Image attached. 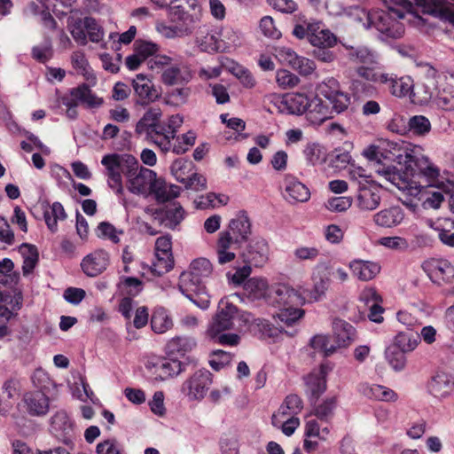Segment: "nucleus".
<instances>
[{
  "label": "nucleus",
  "mask_w": 454,
  "mask_h": 454,
  "mask_svg": "<svg viewBox=\"0 0 454 454\" xmlns=\"http://www.w3.org/2000/svg\"><path fill=\"white\" fill-rule=\"evenodd\" d=\"M363 155L377 163L375 171L378 175L403 191L411 187V180L416 176L433 181L440 174L439 168L423 155L419 145L405 142L395 144L392 150L371 145L364 150Z\"/></svg>",
  "instance_id": "nucleus-1"
},
{
  "label": "nucleus",
  "mask_w": 454,
  "mask_h": 454,
  "mask_svg": "<svg viewBox=\"0 0 454 454\" xmlns=\"http://www.w3.org/2000/svg\"><path fill=\"white\" fill-rule=\"evenodd\" d=\"M387 10L367 11L359 6L340 7L334 10L333 4H326L329 12L334 15H345L363 24L366 29L375 28L379 37L387 41L399 39L404 35V26L401 20L407 14L413 13L412 3L409 0H384Z\"/></svg>",
  "instance_id": "nucleus-2"
},
{
  "label": "nucleus",
  "mask_w": 454,
  "mask_h": 454,
  "mask_svg": "<svg viewBox=\"0 0 454 454\" xmlns=\"http://www.w3.org/2000/svg\"><path fill=\"white\" fill-rule=\"evenodd\" d=\"M169 25L156 24L157 31L166 38L184 37L191 35L201 19V7L198 0H175L168 8Z\"/></svg>",
  "instance_id": "nucleus-3"
},
{
  "label": "nucleus",
  "mask_w": 454,
  "mask_h": 454,
  "mask_svg": "<svg viewBox=\"0 0 454 454\" xmlns=\"http://www.w3.org/2000/svg\"><path fill=\"white\" fill-rule=\"evenodd\" d=\"M267 301L279 308L275 317L286 326L294 325L303 316L304 311L296 307L304 303L305 297L288 285L278 284L271 286Z\"/></svg>",
  "instance_id": "nucleus-4"
},
{
  "label": "nucleus",
  "mask_w": 454,
  "mask_h": 454,
  "mask_svg": "<svg viewBox=\"0 0 454 454\" xmlns=\"http://www.w3.org/2000/svg\"><path fill=\"white\" fill-rule=\"evenodd\" d=\"M103 174L106 177L107 185L117 195L124 192L122 175L127 176L136 165V158L128 153H108L102 157Z\"/></svg>",
  "instance_id": "nucleus-5"
},
{
  "label": "nucleus",
  "mask_w": 454,
  "mask_h": 454,
  "mask_svg": "<svg viewBox=\"0 0 454 454\" xmlns=\"http://www.w3.org/2000/svg\"><path fill=\"white\" fill-rule=\"evenodd\" d=\"M178 289L198 308L207 309L209 307L210 298L206 291L204 282L188 270L181 273Z\"/></svg>",
  "instance_id": "nucleus-6"
},
{
  "label": "nucleus",
  "mask_w": 454,
  "mask_h": 454,
  "mask_svg": "<svg viewBox=\"0 0 454 454\" xmlns=\"http://www.w3.org/2000/svg\"><path fill=\"white\" fill-rule=\"evenodd\" d=\"M213 383V375L207 369H199L181 386V393L190 402H200L207 395Z\"/></svg>",
  "instance_id": "nucleus-7"
},
{
  "label": "nucleus",
  "mask_w": 454,
  "mask_h": 454,
  "mask_svg": "<svg viewBox=\"0 0 454 454\" xmlns=\"http://www.w3.org/2000/svg\"><path fill=\"white\" fill-rule=\"evenodd\" d=\"M162 112L159 107L148 108L142 118L137 121L136 125V133L144 136L145 138L156 145L159 147V141L160 135L162 134V122H161Z\"/></svg>",
  "instance_id": "nucleus-8"
},
{
  "label": "nucleus",
  "mask_w": 454,
  "mask_h": 454,
  "mask_svg": "<svg viewBox=\"0 0 454 454\" xmlns=\"http://www.w3.org/2000/svg\"><path fill=\"white\" fill-rule=\"evenodd\" d=\"M237 307L229 298H223L218 302L217 311L207 328V335H215L220 332L235 329Z\"/></svg>",
  "instance_id": "nucleus-9"
},
{
  "label": "nucleus",
  "mask_w": 454,
  "mask_h": 454,
  "mask_svg": "<svg viewBox=\"0 0 454 454\" xmlns=\"http://www.w3.org/2000/svg\"><path fill=\"white\" fill-rule=\"evenodd\" d=\"M156 177L157 175L153 170L140 166L136 159V165L126 176L127 188L133 194H150Z\"/></svg>",
  "instance_id": "nucleus-10"
},
{
  "label": "nucleus",
  "mask_w": 454,
  "mask_h": 454,
  "mask_svg": "<svg viewBox=\"0 0 454 454\" xmlns=\"http://www.w3.org/2000/svg\"><path fill=\"white\" fill-rule=\"evenodd\" d=\"M19 407L30 417H44L50 411V397L41 389L27 391L23 394Z\"/></svg>",
  "instance_id": "nucleus-11"
},
{
  "label": "nucleus",
  "mask_w": 454,
  "mask_h": 454,
  "mask_svg": "<svg viewBox=\"0 0 454 454\" xmlns=\"http://www.w3.org/2000/svg\"><path fill=\"white\" fill-rule=\"evenodd\" d=\"M155 256L156 260L153 265V271L155 275L161 276L172 270L174 259L170 236H161L156 239Z\"/></svg>",
  "instance_id": "nucleus-12"
},
{
  "label": "nucleus",
  "mask_w": 454,
  "mask_h": 454,
  "mask_svg": "<svg viewBox=\"0 0 454 454\" xmlns=\"http://www.w3.org/2000/svg\"><path fill=\"white\" fill-rule=\"evenodd\" d=\"M312 281L313 287L310 290H304L303 294L310 302L321 301L325 297L326 291L330 286V272L326 262H320L314 267Z\"/></svg>",
  "instance_id": "nucleus-13"
},
{
  "label": "nucleus",
  "mask_w": 454,
  "mask_h": 454,
  "mask_svg": "<svg viewBox=\"0 0 454 454\" xmlns=\"http://www.w3.org/2000/svg\"><path fill=\"white\" fill-rule=\"evenodd\" d=\"M145 366L154 376V380L160 381L177 376L184 371L182 363L176 359L158 358L155 361H148Z\"/></svg>",
  "instance_id": "nucleus-14"
},
{
  "label": "nucleus",
  "mask_w": 454,
  "mask_h": 454,
  "mask_svg": "<svg viewBox=\"0 0 454 454\" xmlns=\"http://www.w3.org/2000/svg\"><path fill=\"white\" fill-rule=\"evenodd\" d=\"M51 432L67 445L73 443L74 424L64 411H57L51 419Z\"/></svg>",
  "instance_id": "nucleus-15"
},
{
  "label": "nucleus",
  "mask_w": 454,
  "mask_h": 454,
  "mask_svg": "<svg viewBox=\"0 0 454 454\" xmlns=\"http://www.w3.org/2000/svg\"><path fill=\"white\" fill-rule=\"evenodd\" d=\"M413 2L423 13L447 20L454 24V8L446 0H413Z\"/></svg>",
  "instance_id": "nucleus-16"
},
{
  "label": "nucleus",
  "mask_w": 454,
  "mask_h": 454,
  "mask_svg": "<svg viewBox=\"0 0 454 454\" xmlns=\"http://www.w3.org/2000/svg\"><path fill=\"white\" fill-rule=\"evenodd\" d=\"M380 83L386 85L388 91L395 97L411 96L414 82L411 76L397 77L394 74H381Z\"/></svg>",
  "instance_id": "nucleus-17"
},
{
  "label": "nucleus",
  "mask_w": 454,
  "mask_h": 454,
  "mask_svg": "<svg viewBox=\"0 0 454 454\" xmlns=\"http://www.w3.org/2000/svg\"><path fill=\"white\" fill-rule=\"evenodd\" d=\"M109 261V254L98 249L86 255L81 262V267L85 275L94 278L106 270Z\"/></svg>",
  "instance_id": "nucleus-18"
},
{
  "label": "nucleus",
  "mask_w": 454,
  "mask_h": 454,
  "mask_svg": "<svg viewBox=\"0 0 454 454\" xmlns=\"http://www.w3.org/2000/svg\"><path fill=\"white\" fill-rule=\"evenodd\" d=\"M192 77L189 67L181 61L174 59L161 74V82L165 85H183L188 83Z\"/></svg>",
  "instance_id": "nucleus-19"
},
{
  "label": "nucleus",
  "mask_w": 454,
  "mask_h": 454,
  "mask_svg": "<svg viewBox=\"0 0 454 454\" xmlns=\"http://www.w3.org/2000/svg\"><path fill=\"white\" fill-rule=\"evenodd\" d=\"M332 370L329 364H322L318 370L310 372L306 378L307 392L310 399L317 401L326 389V375Z\"/></svg>",
  "instance_id": "nucleus-20"
},
{
  "label": "nucleus",
  "mask_w": 454,
  "mask_h": 454,
  "mask_svg": "<svg viewBox=\"0 0 454 454\" xmlns=\"http://www.w3.org/2000/svg\"><path fill=\"white\" fill-rule=\"evenodd\" d=\"M427 276L434 282H449L454 278V266L445 259H432L422 265Z\"/></svg>",
  "instance_id": "nucleus-21"
},
{
  "label": "nucleus",
  "mask_w": 454,
  "mask_h": 454,
  "mask_svg": "<svg viewBox=\"0 0 454 454\" xmlns=\"http://www.w3.org/2000/svg\"><path fill=\"white\" fill-rule=\"evenodd\" d=\"M379 188L358 182L356 204L360 210L372 211L380 204Z\"/></svg>",
  "instance_id": "nucleus-22"
},
{
  "label": "nucleus",
  "mask_w": 454,
  "mask_h": 454,
  "mask_svg": "<svg viewBox=\"0 0 454 454\" xmlns=\"http://www.w3.org/2000/svg\"><path fill=\"white\" fill-rule=\"evenodd\" d=\"M243 256L245 262L250 265L254 267L263 265L269 256V247L266 240L259 238L251 240Z\"/></svg>",
  "instance_id": "nucleus-23"
},
{
  "label": "nucleus",
  "mask_w": 454,
  "mask_h": 454,
  "mask_svg": "<svg viewBox=\"0 0 454 454\" xmlns=\"http://www.w3.org/2000/svg\"><path fill=\"white\" fill-rule=\"evenodd\" d=\"M230 233L234 243L239 244L246 241L251 234V223L247 213L240 210L229 223Z\"/></svg>",
  "instance_id": "nucleus-24"
},
{
  "label": "nucleus",
  "mask_w": 454,
  "mask_h": 454,
  "mask_svg": "<svg viewBox=\"0 0 454 454\" xmlns=\"http://www.w3.org/2000/svg\"><path fill=\"white\" fill-rule=\"evenodd\" d=\"M133 90L137 96V104L147 105L158 98V92L153 88L152 81L142 74H138L132 81Z\"/></svg>",
  "instance_id": "nucleus-25"
},
{
  "label": "nucleus",
  "mask_w": 454,
  "mask_h": 454,
  "mask_svg": "<svg viewBox=\"0 0 454 454\" xmlns=\"http://www.w3.org/2000/svg\"><path fill=\"white\" fill-rule=\"evenodd\" d=\"M184 122V118L180 114L171 115L167 123L162 122V134L160 137L159 148L163 152H168L171 149V142L176 138L179 128Z\"/></svg>",
  "instance_id": "nucleus-26"
},
{
  "label": "nucleus",
  "mask_w": 454,
  "mask_h": 454,
  "mask_svg": "<svg viewBox=\"0 0 454 454\" xmlns=\"http://www.w3.org/2000/svg\"><path fill=\"white\" fill-rule=\"evenodd\" d=\"M404 215L401 207L392 206L376 213L373 215V222L380 227L393 228L403 221Z\"/></svg>",
  "instance_id": "nucleus-27"
},
{
  "label": "nucleus",
  "mask_w": 454,
  "mask_h": 454,
  "mask_svg": "<svg viewBox=\"0 0 454 454\" xmlns=\"http://www.w3.org/2000/svg\"><path fill=\"white\" fill-rule=\"evenodd\" d=\"M238 326L235 329L239 333L249 331H266L269 325L266 320L259 317H254V315L247 311H239L237 309L236 320Z\"/></svg>",
  "instance_id": "nucleus-28"
},
{
  "label": "nucleus",
  "mask_w": 454,
  "mask_h": 454,
  "mask_svg": "<svg viewBox=\"0 0 454 454\" xmlns=\"http://www.w3.org/2000/svg\"><path fill=\"white\" fill-rule=\"evenodd\" d=\"M286 199L291 202H305L310 197L309 189L294 176L285 178Z\"/></svg>",
  "instance_id": "nucleus-29"
},
{
  "label": "nucleus",
  "mask_w": 454,
  "mask_h": 454,
  "mask_svg": "<svg viewBox=\"0 0 454 454\" xmlns=\"http://www.w3.org/2000/svg\"><path fill=\"white\" fill-rule=\"evenodd\" d=\"M349 269L354 277L361 281H369L380 271V266L377 262L358 259L349 262Z\"/></svg>",
  "instance_id": "nucleus-30"
},
{
  "label": "nucleus",
  "mask_w": 454,
  "mask_h": 454,
  "mask_svg": "<svg viewBox=\"0 0 454 454\" xmlns=\"http://www.w3.org/2000/svg\"><path fill=\"white\" fill-rule=\"evenodd\" d=\"M305 113L308 120L312 124H321L330 118L331 114L328 106L323 100L314 94H310L309 103Z\"/></svg>",
  "instance_id": "nucleus-31"
},
{
  "label": "nucleus",
  "mask_w": 454,
  "mask_h": 454,
  "mask_svg": "<svg viewBox=\"0 0 454 454\" xmlns=\"http://www.w3.org/2000/svg\"><path fill=\"white\" fill-rule=\"evenodd\" d=\"M333 331L338 348L348 346L356 339V329L352 325L342 319L333 320Z\"/></svg>",
  "instance_id": "nucleus-32"
},
{
  "label": "nucleus",
  "mask_w": 454,
  "mask_h": 454,
  "mask_svg": "<svg viewBox=\"0 0 454 454\" xmlns=\"http://www.w3.org/2000/svg\"><path fill=\"white\" fill-rule=\"evenodd\" d=\"M160 218L165 227L174 230L184 220V210L179 203L173 202L160 210Z\"/></svg>",
  "instance_id": "nucleus-33"
},
{
  "label": "nucleus",
  "mask_w": 454,
  "mask_h": 454,
  "mask_svg": "<svg viewBox=\"0 0 454 454\" xmlns=\"http://www.w3.org/2000/svg\"><path fill=\"white\" fill-rule=\"evenodd\" d=\"M71 95L75 96L80 104L86 108H98L103 105V98L98 97L87 83H82L79 86L71 89Z\"/></svg>",
  "instance_id": "nucleus-34"
},
{
  "label": "nucleus",
  "mask_w": 454,
  "mask_h": 454,
  "mask_svg": "<svg viewBox=\"0 0 454 454\" xmlns=\"http://www.w3.org/2000/svg\"><path fill=\"white\" fill-rule=\"evenodd\" d=\"M360 301L369 308L368 317L371 321L375 323L383 321L384 309L380 305L378 294L373 289L364 290L360 295Z\"/></svg>",
  "instance_id": "nucleus-35"
},
{
  "label": "nucleus",
  "mask_w": 454,
  "mask_h": 454,
  "mask_svg": "<svg viewBox=\"0 0 454 454\" xmlns=\"http://www.w3.org/2000/svg\"><path fill=\"white\" fill-rule=\"evenodd\" d=\"M9 290H6L1 299V303L5 307L7 312L6 318L20 310L23 304V295L20 288L17 286H7Z\"/></svg>",
  "instance_id": "nucleus-36"
},
{
  "label": "nucleus",
  "mask_w": 454,
  "mask_h": 454,
  "mask_svg": "<svg viewBox=\"0 0 454 454\" xmlns=\"http://www.w3.org/2000/svg\"><path fill=\"white\" fill-rule=\"evenodd\" d=\"M363 394L371 399H375L383 402H395L397 400V394L384 386L377 384H364L361 387Z\"/></svg>",
  "instance_id": "nucleus-37"
},
{
  "label": "nucleus",
  "mask_w": 454,
  "mask_h": 454,
  "mask_svg": "<svg viewBox=\"0 0 454 454\" xmlns=\"http://www.w3.org/2000/svg\"><path fill=\"white\" fill-rule=\"evenodd\" d=\"M174 325L169 312L163 307H158L153 310L151 317V327L155 333H165Z\"/></svg>",
  "instance_id": "nucleus-38"
},
{
  "label": "nucleus",
  "mask_w": 454,
  "mask_h": 454,
  "mask_svg": "<svg viewBox=\"0 0 454 454\" xmlns=\"http://www.w3.org/2000/svg\"><path fill=\"white\" fill-rule=\"evenodd\" d=\"M236 245L230 232L225 231L221 233L216 248L217 260L220 264L230 262L235 258L234 252L231 250L233 249Z\"/></svg>",
  "instance_id": "nucleus-39"
},
{
  "label": "nucleus",
  "mask_w": 454,
  "mask_h": 454,
  "mask_svg": "<svg viewBox=\"0 0 454 454\" xmlns=\"http://www.w3.org/2000/svg\"><path fill=\"white\" fill-rule=\"evenodd\" d=\"M19 252L23 258L22 272L25 277L30 275L39 261V254L35 246L23 243L19 247Z\"/></svg>",
  "instance_id": "nucleus-40"
},
{
  "label": "nucleus",
  "mask_w": 454,
  "mask_h": 454,
  "mask_svg": "<svg viewBox=\"0 0 454 454\" xmlns=\"http://www.w3.org/2000/svg\"><path fill=\"white\" fill-rule=\"evenodd\" d=\"M419 343L420 335L419 333L401 331L395 335L392 345L405 353H411L416 349Z\"/></svg>",
  "instance_id": "nucleus-41"
},
{
  "label": "nucleus",
  "mask_w": 454,
  "mask_h": 454,
  "mask_svg": "<svg viewBox=\"0 0 454 454\" xmlns=\"http://www.w3.org/2000/svg\"><path fill=\"white\" fill-rule=\"evenodd\" d=\"M309 98L305 93H291L283 98V104L289 114L300 115L306 112Z\"/></svg>",
  "instance_id": "nucleus-42"
},
{
  "label": "nucleus",
  "mask_w": 454,
  "mask_h": 454,
  "mask_svg": "<svg viewBox=\"0 0 454 454\" xmlns=\"http://www.w3.org/2000/svg\"><path fill=\"white\" fill-rule=\"evenodd\" d=\"M316 31L311 32L309 43L317 48H332L337 43L336 36L328 29L321 27V23L317 22L314 28Z\"/></svg>",
  "instance_id": "nucleus-43"
},
{
  "label": "nucleus",
  "mask_w": 454,
  "mask_h": 454,
  "mask_svg": "<svg viewBox=\"0 0 454 454\" xmlns=\"http://www.w3.org/2000/svg\"><path fill=\"white\" fill-rule=\"evenodd\" d=\"M71 63L73 67L82 74L86 81L94 85L96 83V76L90 68L85 54L81 51H74L71 55Z\"/></svg>",
  "instance_id": "nucleus-44"
},
{
  "label": "nucleus",
  "mask_w": 454,
  "mask_h": 454,
  "mask_svg": "<svg viewBox=\"0 0 454 454\" xmlns=\"http://www.w3.org/2000/svg\"><path fill=\"white\" fill-rule=\"evenodd\" d=\"M303 155L308 165L322 164L326 160V149L317 142H309L303 149Z\"/></svg>",
  "instance_id": "nucleus-45"
},
{
  "label": "nucleus",
  "mask_w": 454,
  "mask_h": 454,
  "mask_svg": "<svg viewBox=\"0 0 454 454\" xmlns=\"http://www.w3.org/2000/svg\"><path fill=\"white\" fill-rule=\"evenodd\" d=\"M14 263L9 258H4L0 261V284L4 286H17L20 276L19 271H15Z\"/></svg>",
  "instance_id": "nucleus-46"
},
{
  "label": "nucleus",
  "mask_w": 454,
  "mask_h": 454,
  "mask_svg": "<svg viewBox=\"0 0 454 454\" xmlns=\"http://www.w3.org/2000/svg\"><path fill=\"white\" fill-rule=\"evenodd\" d=\"M453 383L446 374L441 373L433 377L428 387L432 395L437 398L447 397L452 390Z\"/></svg>",
  "instance_id": "nucleus-47"
},
{
  "label": "nucleus",
  "mask_w": 454,
  "mask_h": 454,
  "mask_svg": "<svg viewBox=\"0 0 454 454\" xmlns=\"http://www.w3.org/2000/svg\"><path fill=\"white\" fill-rule=\"evenodd\" d=\"M419 73L425 76L427 80L428 84L426 85L424 99H429L434 95V90L436 87V77L438 75L437 70L428 63L420 62L417 64Z\"/></svg>",
  "instance_id": "nucleus-48"
},
{
  "label": "nucleus",
  "mask_w": 454,
  "mask_h": 454,
  "mask_svg": "<svg viewBox=\"0 0 454 454\" xmlns=\"http://www.w3.org/2000/svg\"><path fill=\"white\" fill-rule=\"evenodd\" d=\"M347 57L349 60L356 63L371 65L377 62L376 52L361 45L350 49V53H347Z\"/></svg>",
  "instance_id": "nucleus-49"
},
{
  "label": "nucleus",
  "mask_w": 454,
  "mask_h": 454,
  "mask_svg": "<svg viewBox=\"0 0 454 454\" xmlns=\"http://www.w3.org/2000/svg\"><path fill=\"white\" fill-rule=\"evenodd\" d=\"M406 354L393 345L389 346L385 351L387 361L395 372H401L405 368L407 364Z\"/></svg>",
  "instance_id": "nucleus-50"
},
{
  "label": "nucleus",
  "mask_w": 454,
  "mask_h": 454,
  "mask_svg": "<svg viewBox=\"0 0 454 454\" xmlns=\"http://www.w3.org/2000/svg\"><path fill=\"white\" fill-rule=\"evenodd\" d=\"M196 346V341L192 337L177 336L172 338L167 344V348L170 353H177L184 355L191 351Z\"/></svg>",
  "instance_id": "nucleus-51"
},
{
  "label": "nucleus",
  "mask_w": 454,
  "mask_h": 454,
  "mask_svg": "<svg viewBox=\"0 0 454 454\" xmlns=\"http://www.w3.org/2000/svg\"><path fill=\"white\" fill-rule=\"evenodd\" d=\"M310 346L313 349L321 352L324 356H330L338 349L336 344L330 342V337L324 334H317L311 338Z\"/></svg>",
  "instance_id": "nucleus-52"
},
{
  "label": "nucleus",
  "mask_w": 454,
  "mask_h": 454,
  "mask_svg": "<svg viewBox=\"0 0 454 454\" xmlns=\"http://www.w3.org/2000/svg\"><path fill=\"white\" fill-rule=\"evenodd\" d=\"M66 217L65 209L59 202H54L51 209L44 213L45 223L51 231H57L58 220H64Z\"/></svg>",
  "instance_id": "nucleus-53"
},
{
  "label": "nucleus",
  "mask_w": 454,
  "mask_h": 454,
  "mask_svg": "<svg viewBox=\"0 0 454 454\" xmlns=\"http://www.w3.org/2000/svg\"><path fill=\"white\" fill-rule=\"evenodd\" d=\"M67 27L71 35L77 43L81 45L87 44L88 40L85 27V18L72 19L71 20H68Z\"/></svg>",
  "instance_id": "nucleus-54"
},
{
  "label": "nucleus",
  "mask_w": 454,
  "mask_h": 454,
  "mask_svg": "<svg viewBox=\"0 0 454 454\" xmlns=\"http://www.w3.org/2000/svg\"><path fill=\"white\" fill-rule=\"evenodd\" d=\"M192 170V161L184 159H177L170 166V171L176 180L179 183H184L190 176Z\"/></svg>",
  "instance_id": "nucleus-55"
},
{
  "label": "nucleus",
  "mask_w": 454,
  "mask_h": 454,
  "mask_svg": "<svg viewBox=\"0 0 454 454\" xmlns=\"http://www.w3.org/2000/svg\"><path fill=\"white\" fill-rule=\"evenodd\" d=\"M217 35L221 42L220 45L223 47L222 51H229L231 48L240 44L239 33L231 27H223Z\"/></svg>",
  "instance_id": "nucleus-56"
},
{
  "label": "nucleus",
  "mask_w": 454,
  "mask_h": 454,
  "mask_svg": "<svg viewBox=\"0 0 454 454\" xmlns=\"http://www.w3.org/2000/svg\"><path fill=\"white\" fill-rule=\"evenodd\" d=\"M196 43L203 51L214 52L222 51L223 50L217 34L207 33L206 35H198Z\"/></svg>",
  "instance_id": "nucleus-57"
},
{
  "label": "nucleus",
  "mask_w": 454,
  "mask_h": 454,
  "mask_svg": "<svg viewBox=\"0 0 454 454\" xmlns=\"http://www.w3.org/2000/svg\"><path fill=\"white\" fill-rule=\"evenodd\" d=\"M188 270L205 283L212 273V265L207 259L199 258L192 262Z\"/></svg>",
  "instance_id": "nucleus-58"
},
{
  "label": "nucleus",
  "mask_w": 454,
  "mask_h": 454,
  "mask_svg": "<svg viewBox=\"0 0 454 454\" xmlns=\"http://www.w3.org/2000/svg\"><path fill=\"white\" fill-rule=\"evenodd\" d=\"M118 288L129 296L135 297L142 291L143 283L134 277H122L118 284Z\"/></svg>",
  "instance_id": "nucleus-59"
},
{
  "label": "nucleus",
  "mask_w": 454,
  "mask_h": 454,
  "mask_svg": "<svg viewBox=\"0 0 454 454\" xmlns=\"http://www.w3.org/2000/svg\"><path fill=\"white\" fill-rule=\"evenodd\" d=\"M246 291L254 298L267 297L268 285L267 281L263 278H252L245 283Z\"/></svg>",
  "instance_id": "nucleus-60"
},
{
  "label": "nucleus",
  "mask_w": 454,
  "mask_h": 454,
  "mask_svg": "<svg viewBox=\"0 0 454 454\" xmlns=\"http://www.w3.org/2000/svg\"><path fill=\"white\" fill-rule=\"evenodd\" d=\"M435 104L442 110H454V87L446 86L439 90L435 98Z\"/></svg>",
  "instance_id": "nucleus-61"
},
{
  "label": "nucleus",
  "mask_w": 454,
  "mask_h": 454,
  "mask_svg": "<svg viewBox=\"0 0 454 454\" xmlns=\"http://www.w3.org/2000/svg\"><path fill=\"white\" fill-rule=\"evenodd\" d=\"M97 236L98 238L107 239L114 244L120 242V235L123 234V231L116 229L112 223L108 222H101L97 228Z\"/></svg>",
  "instance_id": "nucleus-62"
},
{
  "label": "nucleus",
  "mask_w": 454,
  "mask_h": 454,
  "mask_svg": "<svg viewBox=\"0 0 454 454\" xmlns=\"http://www.w3.org/2000/svg\"><path fill=\"white\" fill-rule=\"evenodd\" d=\"M176 142L171 148L173 153L176 154H183L192 147L196 140V135L193 131H188L182 136L176 137Z\"/></svg>",
  "instance_id": "nucleus-63"
},
{
  "label": "nucleus",
  "mask_w": 454,
  "mask_h": 454,
  "mask_svg": "<svg viewBox=\"0 0 454 454\" xmlns=\"http://www.w3.org/2000/svg\"><path fill=\"white\" fill-rule=\"evenodd\" d=\"M173 60L169 56L157 53L146 60V66L153 72L162 74Z\"/></svg>",
  "instance_id": "nucleus-64"
}]
</instances>
